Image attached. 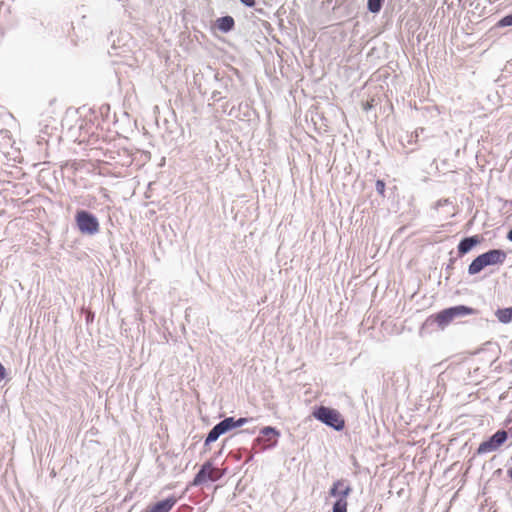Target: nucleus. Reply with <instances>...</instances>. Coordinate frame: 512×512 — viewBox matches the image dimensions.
<instances>
[{"instance_id":"5","label":"nucleus","mask_w":512,"mask_h":512,"mask_svg":"<svg viewBox=\"0 0 512 512\" xmlns=\"http://www.w3.org/2000/svg\"><path fill=\"white\" fill-rule=\"evenodd\" d=\"M76 223L81 233L93 235L99 231V222L95 216L87 211H78Z\"/></svg>"},{"instance_id":"22","label":"nucleus","mask_w":512,"mask_h":512,"mask_svg":"<svg viewBox=\"0 0 512 512\" xmlns=\"http://www.w3.org/2000/svg\"><path fill=\"white\" fill-rule=\"evenodd\" d=\"M508 475H509V477H510V478H511V480H512V468H510V469L508 470Z\"/></svg>"},{"instance_id":"17","label":"nucleus","mask_w":512,"mask_h":512,"mask_svg":"<svg viewBox=\"0 0 512 512\" xmlns=\"http://www.w3.org/2000/svg\"><path fill=\"white\" fill-rule=\"evenodd\" d=\"M375 186H376L377 192L381 196H384V194H385V182L383 180H377Z\"/></svg>"},{"instance_id":"18","label":"nucleus","mask_w":512,"mask_h":512,"mask_svg":"<svg viewBox=\"0 0 512 512\" xmlns=\"http://www.w3.org/2000/svg\"><path fill=\"white\" fill-rule=\"evenodd\" d=\"M245 6L253 7L255 5V0H240Z\"/></svg>"},{"instance_id":"9","label":"nucleus","mask_w":512,"mask_h":512,"mask_svg":"<svg viewBox=\"0 0 512 512\" xmlns=\"http://www.w3.org/2000/svg\"><path fill=\"white\" fill-rule=\"evenodd\" d=\"M279 432L272 427H265L261 430V436L258 438L259 442L267 443L265 447L273 446L277 443Z\"/></svg>"},{"instance_id":"20","label":"nucleus","mask_w":512,"mask_h":512,"mask_svg":"<svg viewBox=\"0 0 512 512\" xmlns=\"http://www.w3.org/2000/svg\"><path fill=\"white\" fill-rule=\"evenodd\" d=\"M313 416H314L316 419L320 420V408H319V409H315V410L313 411Z\"/></svg>"},{"instance_id":"3","label":"nucleus","mask_w":512,"mask_h":512,"mask_svg":"<svg viewBox=\"0 0 512 512\" xmlns=\"http://www.w3.org/2000/svg\"><path fill=\"white\" fill-rule=\"evenodd\" d=\"M352 489L345 480H339L334 483L330 490V495L337 498L333 505V512H347V497Z\"/></svg>"},{"instance_id":"11","label":"nucleus","mask_w":512,"mask_h":512,"mask_svg":"<svg viewBox=\"0 0 512 512\" xmlns=\"http://www.w3.org/2000/svg\"><path fill=\"white\" fill-rule=\"evenodd\" d=\"M247 422H248L247 418H239L238 420H234L233 417H228V418L224 419L223 421H221L220 423H218V425L222 429L223 433H226L227 431L231 430L232 428L240 427Z\"/></svg>"},{"instance_id":"10","label":"nucleus","mask_w":512,"mask_h":512,"mask_svg":"<svg viewBox=\"0 0 512 512\" xmlns=\"http://www.w3.org/2000/svg\"><path fill=\"white\" fill-rule=\"evenodd\" d=\"M481 242V238L478 235L464 238L458 245V252L460 255L468 253L474 246Z\"/></svg>"},{"instance_id":"21","label":"nucleus","mask_w":512,"mask_h":512,"mask_svg":"<svg viewBox=\"0 0 512 512\" xmlns=\"http://www.w3.org/2000/svg\"><path fill=\"white\" fill-rule=\"evenodd\" d=\"M508 239L512 241V230L508 233Z\"/></svg>"},{"instance_id":"6","label":"nucleus","mask_w":512,"mask_h":512,"mask_svg":"<svg viewBox=\"0 0 512 512\" xmlns=\"http://www.w3.org/2000/svg\"><path fill=\"white\" fill-rule=\"evenodd\" d=\"M508 434L505 430H498L488 440L482 442L478 449V454H485L497 450L507 440Z\"/></svg>"},{"instance_id":"8","label":"nucleus","mask_w":512,"mask_h":512,"mask_svg":"<svg viewBox=\"0 0 512 512\" xmlns=\"http://www.w3.org/2000/svg\"><path fill=\"white\" fill-rule=\"evenodd\" d=\"M177 501L178 499L175 496H169L166 499L149 506L145 512H170L176 505Z\"/></svg>"},{"instance_id":"1","label":"nucleus","mask_w":512,"mask_h":512,"mask_svg":"<svg viewBox=\"0 0 512 512\" xmlns=\"http://www.w3.org/2000/svg\"><path fill=\"white\" fill-rule=\"evenodd\" d=\"M506 259V253L500 249H493L477 256L469 265L468 272L471 275L479 273L486 266L502 264Z\"/></svg>"},{"instance_id":"12","label":"nucleus","mask_w":512,"mask_h":512,"mask_svg":"<svg viewBox=\"0 0 512 512\" xmlns=\"http://www.w3.org/2000/svg\"><path fill=\"white\" fill-rule=\"evenodd\" d=\"M217 27L223 32H228L234 27V19L231 16L221 17L217 20Z\"/></svg>"},{"instance_id":"19","label":"nucleus","mask_w":512,"mask_h":512,"mask_svg":"<svg viewBox=\"0 0 512 512\" xmlns=\"http://www.w3.org/2000/svg\"><path fill=\"white\" fill-rule=\"evenodd\" d=\"M6 376V370L4 366L0 363V379H3Z\"/></svg>"},{"instance_id":"16","label":"nucleus","mask_w":512,"mask_h":512,"mask_svg":"<svg viewBox=\"0 0 512 512\" xmlns=\"http://www.w3.org/2000/svg\"><path fill=\"white\" fill-rule=\"evenodd\" d=\"M497 27H506V26H512V14L510 15H507L505 17H503L502 19H500L497 24H496Z\"/></svg>"},{"instance_id":"4","label":"nucleus","mask_w":512,"mask_h":512,"mask_svg":"<svg viewBox=\"0 0 512 512\" xmlns=\"http://www.w3.org/2000/svg\"><path fill=\"white\" fill-rule=\"evenodd\" d=\"M224 475V470L214 466L212 461L205 462L195 475L192 485L199 486L209 481L215 482Z\"/></svg>"},{"instance_id":"15","label":"nucleus","mask_w":512,"mask_h":512,"mask_svg":"<svg viewBox=\"0 0 512 512\" xmlns=\"http://www.w3.org/2000/svg\"><path fill=\"white\" fill-rule=\"evenodd\" d=\"M384 0H368L367 7L368 10L372 13H378L382 8V3Z\"/></svg>"},{"instance_id":"2","label":"nucleus","mask_w":512,"mask_h":512,"mask_svg":"<svg viewBox=\"0 0 512 512\" xmlns=\"http://www.w3.org/2000/svg\"><path fill=\"white\" fill-rule=\"evenodd\" d=\"M471 313H472L471 308L464 306V305H459V306H455V307L446 308V309L432 315L430 318L433 319V321L438 325L439 328L444 329L456 317L469 315Z\"/></svg>"},{"instance_id":"7","label":"nucleus","mask_w":512,"mask_h":512,"mask_svg":"<svg viewBox=\"0 0 512 512\" xmlns=\"http://www.w3.org/2000/svg\"><path fill=\"white\" fill-rule=\"evenodd\" d=\"M322 422L338 431L343 430L345 427V420L339 411L323 406Z\"/></svg>"},{"instance_id":"13","label":"nucleus","mask_w":512,"mask_h":512,"mask_svg":"<svg viewBox=\"0 0 512 512\" xmlns=\"http://www.w3.org/2000/svg\"><path fill=\"white\" fill-rule=\"evenodd\" d=\"M495 315L501 323H509L512 321V307L498 309Z\"/></svg>"},{"instance_id":"14","label":"nucleus","mask_w":512,"mask_h":512,"mask_svg":"<svg viewBox=\"0 0 512 512\" xmlns=\"http://www.w3.org/2000/svg\"><path fill=\"white\" fill-rule=\"evenodd\" d=\"M224 434L220 426L217 424L215 425L212 430L208 433L205 443L209 444L212 442H215L220 435Z\"/></svg>"}]
</instances>
